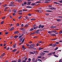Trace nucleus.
Listing matches in <instances>:
<instances>
[{"mask_svg":"<svg viewBox=\"0 0 62 62\" xmlns=\"http://www.w3.org/2000/svg\"><path fill=\"white\" fill-rule=\"evenodd\" d=\"M9 6H12V7L15 6V5L14 4V2H11L10 5H9Z\"/></svg>","mask_w":62,"mask_h":62,"instance_id":"1","label":"nucleus"},{"mask_svg":"<svg viewBox=\"0 0 62 62\" xmlns=\"http://www.w3.org/2000/svg\"><path fill=\"white\" fill-rule=\"evenodd\" d=\"M31 2L30 1L27 2V5H28V6H30V4H31Z\"/></svg>","mask_w":62,"mask_h":62,"instance_id":"2","label":"nucleus"},{"mask_svg":"<svg viewBox=\"0 0 62 62\" xmlns=\"http://www.w3.org/2000/svg\"><path fill=\"white\" fill-rule=\"evenodd\" d=\"M54 3L55 4H59L58 5V6H61V5H62V4H61L60 3H57L56 2H54Z\"/></svg>","mask_w":62,"mask_h":62,"instance_id":"3","label":"nucleus"},{"mask_svg":"<svg viewBox=\"0 0 62 62\" xmlns=\"http://www.w3.org/2000/svg\"><path fill=\"white\" fill-rule=\"evenodd\" d=\"M39 32V30H37L35 32V33H36V34H38V33Z\"/></svg>","mask_w":62,"mask_h":62,"instance_id":"4","label":"nucleus"},{"mask_svg":"<svg viewBox=\"0 0 62 62\" xmlns=\"http://www.w3.org/2000/svg\"><path fill=\"white\" fill-rule=\"evenodd\" d=\"M17 45V44H15L12 47H13L14 48H15L16 47V46Z\"/></svg>","mask_w":62,"mask_h":62,"instance_id":"5","label":"nucleus"},{"mask_svg":"<svg viewBox=\"0 0 62 62\" xmlns=\"http://www.w3.org/2000/svg\"><path fill=\"white\" fill-rule=\"evenodd\" d=\"M51 9H52V10H55L56 9V8H55L54 7H52L50 8Z\"/></svg>","mask_w":62,"mask_h":62,"instance_id":"6","label":"nucleus"},{"mask_svg":"<svg viewBox=\"0 0 62 62\" xmlns=\"http://www.w3.org/2000/svg\"><path fill=\"white\" fill-rule=\"evenodd\" d=\"M35 11L36 12H40V13H41L42 12V11H40L39 10H36Z\"/></svg>","mask_w":62,"mask_h":62,"instance_id":"7","label":"nucleus"},{"mask_svg":"<svg viewBox=\"0 0 62 62\" xmlns=\"http://www.w3.org/2000/svg\"><path fill=\"white\" fill-rule=\"evenodd\" d=\"M56 27V26H53L51 27V28H55Z\"/></svg>","mask_w":62,"mask_h":62,"instance_id":"8","label":"nucleus"},{"mask_svg":"<svg viewBox=\"0 0 62 62\" xmlns=\"http://www.w3.org/2000/svg\"><path fill=\"white\" fill-rule=\"evenodd\" d=\"M23 37H22L19 40L20 42H22V41L23 40Z\"/></svg>","mask_w":62,"mask_h":62,"instance_id":"9","label":"nucleus"},{"mask_svg":"<svg viewBox=\"0 0 62 62\" xmlns=\"http://www.w3.org/2000/svg\"><path fill=\"white\" fill-rule=\"evenodd\" d=\"M51 36H56V35L54 34H50Z\"/></svg>","mask_w":62,"mask_h":62,"instance_id":"10","label":"nucleus"},{"mask_svg":"<svg viewBox=\"0 0 62 62\" xmlns=\"http://www.w3.org/2000/svg\"><path fill=\"white\" fill-rule=\"evenodd\" d=\"M34 44H32L30 45V46H31V47H34Z\"/></svg>","mask_w":62,"mask_h":62,"instance_id":"11","label":"nucleus"},{"mask_svg":"<svg viewBox=\"0 0 62 62\" xmlns=\"http://www.w3.org/2000/svg\"><path fill=\"white\" fill-rule=\"evenodd\" d=\"M19 33L18 31H16L14 32V34H18Z\"/></svg>","mask_w":62,"mask_h":62,"instance_id":"12","label":"nucleus"},{"mask_svg":"<svg viewBox=\"0 0 62 62\" xmlns=\"http://www.w3.org/2000/svg\"><path fill=\"white\" fill-rule=\"evenodd\" d=\"M43 52H44V53H49V51H43Z\"/></svg>","mask_w":62,"mask_h":62,"instance_id":"13","label":"nucleus"},{"mask_svg":"<svg viewBox=\"0 0 62 62\" xmlns=\"http://www.w3.org/2000/svg\"><path fill=\"white\" fill-rule=\"evenodd\" d=\"M38 27H38V26H37L33 28L34 29H37V28H38Z\"/></svg>","mask_w":62,"mask_h":62,"instance_id":"14","label":"nucleus"},{"mask_svg":"<svg viewBox=\"0 0 62 62\" xmlns=\"http://www.w3.org/2000/svg\"><path fill=\"white\" fill-rule=\"evenodd\" d=\"M26 8H32V7L31 6H27L26 7Z\"/></svg>","mask_w":62,"mask_h":62,"instance_id":"15","label":"nucleus"},{"mask_svg":"<svg viewBox=\"0 0 62 62\" xmlns=\"http://www.w3.org/2000/svg\"><path fill=\"white\" fill-rule=\"evenodd\" d=\"M56 44H54L52 45V46L53 47H55L56 46Z\"/></svg>","mask_w":62,"mask_h":62,"instance_id":"16","label":"nucleus"},{"mask_svg":"<svg viewBox=\"0 0 62 62\" xmlns=\"http://www.w3.org/2000/svg\"><path fill=\"white\" fill-rule=\"evenodd\" d=\"M56 20L58 22H60V21H61V20L60 19H57Z\"/></svg>","mask_w":62,"mask_h":62,"instance_id":"17","label":"nucleus"},{"mask_svg":"<svg viewBox=\"0 0 62 62\" xmlns=\"http://www.w3.org/2000/svg\"><path fill=\"white\" fill-rule=\"evenodd\" d=\"M17 38H18V35H16L14 37V38H15V39H17Z\"/></svg>","mask_w":62,"mask_h":62,"instance_id":"18","label":"nucleus"},{"mask_svg":"<svg viewBox=\"0 0 62 62\" xmlns=\"http://www.w3.org/2000/svg\"><path fill=\"white\" fill-rule=\"evenodd\" d=\"M44 49V48H39V50H42V49Z\"/></svg>","mask_w":62,"mask_h":62,"instance_id":"19","label":"nucleus"},{"mask_svg":"<svg viewBox=\"0 0 62 62\" xmlns=\"http://www.w3.org/2000/svg\"><path fill=\"white\" fill-rule=\"evenodd\" d=\"M33 30H34V29H33V28H31L30 30L29 31H33Z\"/></svg>","mask_w":62,"mask_h":62,"instance_id":"20","label":"nucleus"},{"mask_svg":"<svg viewBox=\"0 0 62 62\" xmlns=\"http://www.w3.org/2000/svg\"><path fill=\"white\" fill-rule=\"evenodd\" d=\"M17 50V49H15L12 51V52H15V51Z\"/></svg>","mask_w":62,"mask_h":62,"instance_id":"21","label":"nucleus"},{"mask_svg":"<svg viewBox=\"0 0 62 62\" xmlns=\"http://www.w3.org/2000/svg\"><path fill=\"white\" fill-rule=\"evenodd\" d=\"M16 1H18V2L21 3L22 2V0H16Z\"/></svg>","mask_w":62,"mask_h":62,"instance_id":"22","label":"nucleus"},{"mask_svg":"<svg viewBox=\"0 0 62 62\" xmlns=\"http://www.w3.org/2000/svg\"><path fill=\"white\" fill-rule=\"evenodd\" d=\"M46 12H52V11L51 10H47L46 11Z\"/></svg>","mask_w":62,"mask_h":62,"instance_id":"23","label":"nucleus"},{"mask_svg":"<svg viewBox=\"0 0 62 62\" xmlns=\"http://www.w3.org/2000/svg\"><path fill=\"white\" fill-rule=\"evenodd\" d=\"M14 28V27H12V28H11L10 30V31H11L12 30H13V29Z\"/></svg>","mask_w":62,"mask_h":62,"instance_id":"24","label":"nucleus"},{"mask_svg":"<svg viewBox=\"0 0 62 62\" xmlns=\"http://www.w3.org/2000/svg\"><path fill=\"white\" fill-rule=\"evenodd\" d=\"M28 25H29L28 24H27L25 26V27H27L28 26Z\"/></svg>","mask_w":62,"mask_h":62,"instance_id":"25","label":"nucleus"},{"mask_svg":"<svg viewBox=\"0 0 62 62\" xmlns=\"http://www.w3.org/2000/svg\"><path fill=\"white\" fill-rule=\"evenodd\" d=\"M41 27V24H40L39 25V27L38 28H40Z\"/></svg>","mask_w":62,"mask_h":62,"instance_id":"26","label":"nucleus"},{"mask_svg":"<svg viewBox=\"0 0 62 62\" xmlns=\"http://www.w3.org/2000/svg\"><path fill=\"white\" fill-rule=\"evenodd\" d=\"M35 60V58H33L32 59V61L33 62H34V61Z\"/></svg>","mask_w":62,"mask_h":62,"instance_id":"27","label":"nucleus"},{"mask_svg":"<svg viewBox=\"0 0 62 62\" xmlns=\"http://www.w3.org/2000/svg\"><path fill=\"white\" fill-rule=\"evenodd\" d=\"M7 6V4H5L3 5V7H6Z\"/></svg>","mask_w":62,"mask_h":62,"instance_id":"28","label":"nucleus"},{"mask_svg":"<svg viewBox=\"0 0 62 62\" xmlns=\"http://www.w3.org/2000/svg\"><path fill=\"white\" fill-rule=\"evenodd\" d=\"M48 33H49V34H51V33H52L51 31H48Z\"/></svg>","mask_w":62,"mask_h":62,"instance_id":"29","label":"nucleus"},{"mask_svg":"<svg viewBox=\"0 0 62 62\" xmlns=\"http://www.w3.org/2000/svg\"><path fill=\"white\" fill-rule=\"evenodd\" d=\"M4 21H3L2 22H1L0 23L1 24H3V23H4Z\"/></svg>","mask_w":62,"mask_h":62,"instance_id":"30","label":"nucleus"},{"mask_svg":"<svg viewBox=\"0 0 62 62\" xmlns=\"http://www.w3.org/2000/svg\"><path fill=\"white\" fill-rule=\"evenodd\" d=\"M44 27V25H41V28H43Z\"/></svg>","mask_w":62,"mask_h":62,"instance_id":"31","label":"nucleus"},{"mask_svg":"<svg viewBox=\"0 0 62 62\" xmlns=\"http://www.w3.org/2000/svg\"><path fill=\"white\" fill-rule=\"evenodd\" d=\"M21 62V59H18L17 62Z\"/></svg>","mask_w":62,"mask_h":62,"instance_id":"32","label":"nucleus"},{"mask_svg":"<svg viewBox=\"0 0 62 62\" xmlns=\"http://www.w3.org/2000/svg\"><path fill=\"white\" fill-rule=\"evenodd\" d=\"M20 29L22 31H23V28H20Z\"/></svg>","mask_w":62,"mask_h":62,"instance_id":"33","label":"nucleus"},{"mask_svg":"<svg viewBox=\"0 0 62 62\" xmlns=\"http://www.w3.org/2000/svg\"><path fill=\"white\" fill-rule=\"evenodd\" d=\"M54 56L56 57H58V56L56 55H54Z\"/></svg>","mask_w":62,"mask_h":62,"instance_id":"34","label":"nucleus"},{"mask_svg":"<svg viewBox=\"0 0 62 62\" xmlns=\"http://www.w3.org/2000/svg\"><path fill=\"white\" fill-rule=\"evenodd\" d=\"M28 16H26L25 17V18L27 20H28Z\"/></svg>","mask_w":62,"mask_h":62,"instance_id":"35","label":"nucleus"},{"mask_svg":"<svg viewBox=\"0 0 62 62\" xmlns=\"http://www.w3.org/2000/svg\"><path fill=\"white\" fill-rule=\"evenodd\" d=\"M16 11H17L15 9H14L13 10V12L14 13H16Z\"/></svg>","mask_w":62,"mask_h":62,"instance_id":"36","label":"nucleus"},{"mask_svg":"<svg viewBox=\"0 0 62 62\" xmlns=\"http://www.w3.org/2000/svg\"><path fill=\"white\" fill-rule=\"evenodd\" d=\"M36 25H37L36 24H34L33 25V27H35L36 26Z\"/></svg>","mask_w":62,"mask_h":62,"instance_id":"37","label":"nucleus"},{"mask_svg":"<svg viewBox=\"0 0 62 62\" xmlns=\"http://www.w3.org/2000/svg\"><path fill=\"white\" fill-rule=\"evenodd\" d=\"M21 18H22V16H20L18 18V19H21Z\"/></svg>","mask_w":62,"mask_h":62,"instance_id":"38","label":"nucleus"},{"mask_svg":"<svg viewBox=\"0 0 62 62\" xmlns=\"http://www.w3.org/2000/svg\"><path fill=\"white\" fill-rule=\"evenodd\" d=\"M25 5H26V4H27V2H25L23 3Z\"/></svg>","mask_w":62,"mask_h":62,"instance_id":"39","label":"nucleus"},{"mask_svg":"<svg viewBox=\"0 0 62 62\" xmlns=\"http://www.w3.org/2000/svg\"><path fill=\"white\" fill-rule=\"evenodd\" d=\"M30 54H34V53L33 52H30Z\"/></svg>","mask_w":62,"mask_h":62,"instance_id":"40","label":"nucleus"},{"mask_svg":"<svg viewBox=\"0 0 62 62\" xmlns=\"http://www.w3.org/2000/svg\"><path fill=\"white\" fill-rule=\"evenodd\" d=\"M28 60L29 61H31V60L30 58H29L28 59Z\"/></svg>","mask_w":62,"mask_h":62,"instance_id":"41","label":"nucleus"},{"mask_svg":"<svg viewBox=\"0 0 62 62\" xmlns=\"http://www.w3.org/2000/svg\"><path fill=\"white\" fill-rule=\"evenodd\" d=\"M22 10H23V11H27V10L26 9H23Z\"/></svg>","mask_w":62,"mask_h":62,"instance_id":"42","label":"nucleus"},{"mask_svg":"<svg viewBox=\"0 0 62 62\" xmlns=\"http://www.w3.org/2000/svg\"><path fill=\"white\" fill-rule=\"evenodd\" d=\"M22 48L23 49H26V48H25L24 46H22Z\"/></svg>","mask_w":62,"mask_h":62,"instance_id":"43","label":"nucleus"},{"mask_svg":"<svg viewBox=\"0 0 62 62\" xmlns=\"http://www.w3.org/2000/svg\"><path fill=\"white\" fill-rule=\"evenodd\" d=\"M34 32H33V33H31L30 34V35H34Z\"/></svg>","mask_w":62,"mask_h":62,"instance_id":"44","label":"nucleus"},{"mask_svg":"<svg viewBox=\"0 0 62 62\" xmlns=\"http://www.w3.org/2000/svg\"><path fill=\"white\" fill-rule=\"evenodd\" d=\"M24 39H23V41L22 42V43H23V42H24Z\"/></svg>","mask_w":62,"mask_h":62,"instance_id":"45","label":"nucleus"},{"mask_svg":"<svg viewBox=\"0 0 62 62\" xmlns=\"http://www.w3.org/2000/svg\"><path fill=\"white\" fill-rule=\"evenodd\" d=\"M31 21H32V20H36V19H34V18L32 19H31Z\"/></svg>","mask_w":62,"mask_h":62,"instance_id":"46","label":"nucleus"},{"mask_svg":"<svg viewBox=\"0 0 62 62\" xmlns=\"http://www.w3.org/2000/svg\"><path fill=\"white\" fill-rule=\"evenodd\" d=\"M45 54V53L44 52H42V54H43V56H44Z\"/></svg>","mask_w":62,"mask_h":62,"instance_id":"47","label":"nucleus"},{"mask_svg":"<svg viewBox=\"0 0 62 62\" xmlns=\"http://www.w3.org/2000/svg\"><path fill=\"white\" fill-rule=\"evenodd\" d=\"M62 31H61L59 32V34H62Z\"/></svg>","mask_w":62,"mask_h":62,"instance_id":"48","label":"nucleus"},{"mask_svg":"<svg viewBox=\"0 0 62 62\" xmlns=\"http://www.w3.org/2000/svg\"><path fill=\"white\" fill-rule=\"evenodd\" d=\"M22 37V35H20L19 36V38H21Z\"/></svg>","mask_w":62,"mask_h":62,"instance_id":"49","label":"nucleus"},{"mask_svg":"<svg viewBox=\"0 0 62 62\" xmlns=\"http://www.w3.org/2000/svg\"><path fill=\"white\" fill-rule=\"evenodd\" d=\"M16 61H11V62H16Z\"/></svg>","mask_w":62,"mask_h":62,"instance_id":"50","label":"nucleus"},{"mask_svg":"<svg viewBox=\"0 0 62 62\" xmlns=\"http://www.w3.org/2000/svg\"><path fill=\"white\" fill-rule=\"evenodd\" d=\"M19 12H22V10H20L19 11Z\"/></svg>","mask_w":62,"mask_h":62,"instance_id":"51","label":"nucleus"},{"mask_svg":"<svg viewBox=\"0 0 62 62\" xmlns=\"http://www.w3.org/2000/svg\"><path fill=\"white\" fill-rule=\"evenodd\" d=\"M28 16H31V14H28Z\"/></svg>","mask_w":62,"mask_h":62,"instance_id":"52","label":"nucleus"},{"mask_svg":"<svg viewBox=\"0 0 62 62\" xmlns=\"http://www.w3.org/2000/svg\"><path fill=\"white\" fill-rule=\"evenodd\" d=\"M48 7L50 8H51L52 7V6L51 5H49L48 6Z\"/></svg>","mask_w":62,"mask_h":62,"instance_id":"53","label":"nucleus"},{"mask_svg":"<svg viewBox=\"0 0 62 62\" xmlns=\"http://www.w3.org/2000/svg\"><path fill=\"white\" fill-rule=\"evenodd\" d=\"M49 46H53V43H52L49 45Z\"/></svg>","mask_w":62,"mask_h":62,"instance_id":"54","label":"nucleus"},{"mask_svg":"<svg viewBox=\"0 0 62 62\" xmlns=\"http://www.w3.org/2000/svg\"><path fill=\"white\" fill-rule=\"evenodd\" d=\"M38 61H41H41H41V60H40V59H38Z\"/></svg>","mask_w":62,"mask_h":62,"instance_id":"55","label":"nucleus"},{"mask_svg":"<svg viewBox=\"0 0 62 62\" xmlns=\"http://www.w3.org/2000/svg\"><path fill=\"white\" fill-rule=\"evenodd\" d=\"M27 59H28L27 58H25V59L24 60H25L26 61V60H27Z\"/></svg>","mask_w":62,"mask_h":62,"instance_id":"56","label":"nucleus"},{"mask_svg":"<svg viewBox=\"0 0 62 62\" xmlns=\"http://www.w3.org/2000/svg\"><path fill=\"white\" fill-rule=\"evenodd\" d=\"M5 19V16H4L2 18V19Z\"/></svg>","mask_w":62,"mask_h":62,"instance_id":"57","label":"nucleus"},{"mask_svg":"<svg viewBox=\"0 0 62 62\" xmlns=\"http://www.w3.org/2000/svg\"><path fill=\"white\" fill-rule=\"evenodd\" d=\"M49 54H50V55H51L53 54V53H50Z\"/></svg>","mask_w":62,"mask_h":62,"instance_id":"58","label":"nucleus"},{"mask_svg":"<svg viewBox=\"0 0 62 62\" xmlns=\"http://www.w3.org/2000/svg\"><path fill=\"white\" fill-rule=\"evenodd\" d=\"M22 62H26V61L23 60L22 61Z\"/></svg>","mask_w":62,"mask_h":62,"instance_id":"59","label":"nucleus"},{"mask_svg":"<svg viewBox=\"0 0 62 62\" xmlns=\"http://www.w3.org/2000/svg\"><path fill=\"white\" fill-rule=\"evenodd\" d=\"M33 53H34V54H36L37 53V51H33Z\"/></svg>","mask_w":62,"mask_h":62,"instance_id":"60","label":"nucleus"},{"mask_svg":"<svg viewBox=\"0 0 62 62\" xmlns=\"http://www.w3.org/2000/svg\"><path fill=\"white\" fill-rule=\"evenodd\" d=\"M9 47H7V50H9Z\"/></svg>","mask_w":62,"mask_h":62,"instance_id":"61","label":"nucleus"},{"mask_svg":"<svg viewBox=\"0 0 62 62\" xmlns=\"http://www.w3.org/2000/svg\"><path fill=\"white\" fill-rule=\"evenodd\" d=\"M59 33L58 32H56L54 33V34H56V35H58V34Z\"/></svg>","mask_w":62,"mask_h":62,"instance_id":"62","label":"nucleus"},{"mask_svg":"<svg viewBox=\"0 0 62 62\" xmlns=\"http://www.w3.org/2000/svg\"><path fill=\"white\" fill-rule=\"evenodd\" d=\"M21 26H22V27H23V24H22L21 25Z\"/></svg>","mask_w":62,"mask_h":62,"instance_id":"63","label":"nucleus"},{"mask_svg":"<svg viewBox=\"0 0 62 62\" xmlns=\"http://www.w3.org/2000/svg\"><path fill=\"white\" fill-rule=\"evenodd\" d=\"M38 58H41V56H40L38 57Z\"/></svg>","mask_w":62,"mask_h":62,"instance_id":"64","label":"nucleus"}]
</instances>
